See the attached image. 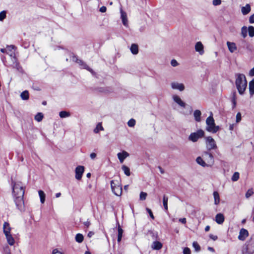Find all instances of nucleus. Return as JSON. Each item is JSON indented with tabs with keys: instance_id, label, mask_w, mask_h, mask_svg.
Here are the masks:
<instances>
[{
	"instance_id": "nucleus-1",
	"label": "nucleus",
	"mask_w": 254,
	"mask_h": 254,
	"mask_svg": "<svg viewBox=\"0 0 254 254\" xmlns=\"http://www.w3.org/2000/svg\"><path fill=\"white\" fill-rule=\"evenodd\" d=\"M12 190L15 204L18 209L22 210L24 208V188L23 185L21 182H13Z\"/></svg>"
},
{
	"instance_id": "nucleus-2",
	"label": "nucleus",
	"mask_w": 254,
	"mask_h": 254,
	"mask_svg": "<svg viewBox=\"0 0 254 254\" xmlns=\"http://www.w3.org/2000/svg\"><path fill=\"white\" fill-rule=\"evenodd\" d=\"M236 85L239 94H244L247 86L246 76L243 74H238L236 80Z\"/></svg>"
},
{
	"instance_id": "nucleus-3",
	"label": "nucleus",
	"mask_w": 254,
	"mask_h": 254,
	"mask_svg": "<svg viewBox=\"0 0 254 254\" xmlns=\"http://www.w3.org/2000/svg\"><path fill=\"white\" fill-rule=\"evenodd\" d=\"M206 130L213 133L217 132L219 129V127L216 126L212 116L208 117L206 120Z\"/></svg>"
},
{
	"instance_id": "nucleus-4",
	"label": "nucleus",
	"mask_w": 254,
	"mask_h": 254,
	"mask_svg": "<svg viewBox=\"0 0 254 254\" xmlns=\"http://www.w3.org/2000/svg\"><path fill=\"white\" fill-rule=\"evenodd\" d=\"M254 253V238H252L244 246L243 254H253Z\"/></svg>"
},
{
	"instance_id": "nucleus-5",
	"label": "nucleus",
	"mask_w": 254,
	"mask_h": 254,
	"mask_svg": "<svg viewBox=\"0 0 254 254\" xmlns=\"http://www.w3.org/2000/svg\"><path fill=\"white\" fill-rule=\"evenodd\" d=\"M205 132L203 130L199 129L196 132L191 133L189 136L188 139L193 142H196L199 139L204 136Z\"/></svg>"
},
{
	"instance_id": "nucleus-6",
	"label": "nucleus",
	"mask_w": 254,
	"mask_h": 254,
	"mask_svg": "<svg viewBox=\"0 0 254 254\" xmlns=\"http://www.w3.org/2000/svg\"><path fill=\"white\" fill-rule=\"evenodd\" d=\"M111 186L113 192L117 196H120L122 193V188L117 180L111 181Z\"/></svg>"
},
{
	"instance_id": "nucleus-7",
	"label": "nucleus",
	"mask_w": 254,
	"mask_h": 254,
	"mask_svg": "<svg viewBox=\"0 0 254 254\" xmlns=\"http://www.w3.org/2000/svg\"><path fill=\"white\" fill-rule=\"evenodd\" d=\"M206 146L208 150L215 149L217 148V145L215 140L211 136L205 137Z\"/></svg>"
},
{
	"instance_id": "nucleus-8",
	"label": "nucleus",
	"mask_w": 254,
	"mask_h": 254,
	"mask_svg": "<svg viewBox=\"0 0 254 254\" xmlns=\"http://www.w3.org/2000/svg\"><path fill=\"white\" fill-rule=\"evenodd\" d=\"M202 156L208 167H211L213 164L214 160L212 154L205 151L203 153Z\"/></svg>"
},
{
	"instance_id": "nucleus-9",
	"label": "nucleus",
	"mask_w": 254,
	"mask_h": 254,
	"mask_svg": "<svg viewBox=\"0 0 254 254\" xmlns=\"http://www.w3.org/2000/svg\"><path fill=\"white\" fill-rule=\"evenodd\" d=\"M170 85L173 89L178 90L181 92L183 91L185 89V86L183 83L176 81L171 82Z\"/></svg>"
},
{
	"instance_id": "nucleus-10",
	"label": "nucleus",
	"mask_w": 254,
	"mask_h": 254,
	"mask_svg": "<svg viewBox=\"0 0 254 254\" xmlns=\"http://www.w3.org/2000/svg\"><path fill=\"white\" fill-rule=\"evenodd\" d=\"M84 172V167L83 166H78L75 170V178L80 180L82 178V175Z\"/></svg>"
},
{
	"instance_id": "nucleus-11",
	"label": "nucleus",
	"mask_w": 254,
	"mask_h": 254,
	"mask_svg": "<svg viewBox=\"0 0 254 254\" xmlns=\"http://www.w3.org/2000/svg\"><path fill=\"white\" fill-rule=\"evenodd\" d=\"M194 48L195 51L199 53L200 55H202L204 54V46L201 42H197L195 45Z\"/></svg>"
},
{
	"instance_id": "nucleus-12",
	"label": "nucleus",
	"mask_w": 254,
	"mask_h": 254,
	"mask_svg": "<svg viewBox=\"0 0 254 254\" xmlns=\"http://www.w3.org/2000/svg\"><path fill=\"white\" fill-rule=\"evenodd\" d=\"M249 236L248 231L242 228L240 230L238 239L241 241H244Z\"/></svg>"
},
{
	"instance_id": "nucleus-13",
	"label": "nucleus",
	"mask_w": 254,
	"mask_h": 254,
	"mask_svg": "<svg viewBox=\"0 0 254 254\" xmlns=\"http://www.w3.org/2000/svg\"><path fill=\"white\" fill-rule=\"evenodd\" d=\"M129 156V153L125 150H123L122 152H119L117 154L118 158L121 163H122L124 161L125 159Z\"/></svg>"
},
{
	"instance_id": "nucleus-14",
	"label": "nucleus",
	"mask_w": 254,
	"mask_h": 254,
	"mask_svg": "<svg viewBox=\"0 0 254 254\" xmlns=\"http://www.w3.org/2000/svg\"><path fill=\"white\" fill-rule=\"evenodd\" d=\"M72 61L80 65H81L82 68L86 69L87 70L90 71V72H92V69H90L87 65L83 63V62L81 60L78 59L76 57L73 56L72 57Z\"/></svg>"
},
{
	"instance_id": "nucleus-15",
	"label": "nucleus",
	"mask_w": 254,
	"mask_h": 254,
	"mask_svg": "<svg viewBox=\"0 0 254 254\" xmlns=\"http://www.w3.org/2000/svg\"><path fill=\"white\" fill-rule=\"evenodd\" d=\"M173 101L178 104L180 106L185 108L186 106V104L184 102L181 98L177 95H174L172 97Z\"/></svg>"
},
{
	"instance_id": "nucleus-16",
	"label": "nucleus",
	"mask_w": 254,
	"mask_h": 254,
	"mask_svg": "<svg viewBox=\"0 0 254 254\" xmlns=\"http://www.w3.org/2000/svg\"><path fill=\"white\" fill-rule=\"evenodd\" d=\"M11 230V228L9 224L7 222H4L3 224V233L5 235L10 234V232Z\"/></svg>"
},
{
	"instance_id": "nucleus-17",
	"label": "nucleus",
	"mask_w": 254,
	"mask_h": 254,
	"mask_svg": "<svg viewBox=\"0 0 254 254\" xmlns=\"http://www.w3.org/2000/svg\"><path fill=\"white\" fill-rule=\"evenodd\" d=\"M215 221L218 224H222L224 221V216L222 213H218L215 216Z\"/></svg>"
},
{
	"instance_id": "nucleus-18",
	"label": "nucleus",
	"mask_w": 254,
	"mask_h": 254,
	"mask_svg": "<svg viewBox=\"0 0 254 254\" xmlns=\"http://www.w3.org/2000/svg\"><path fill=\"white\" fill-rule=\"evenodd\" d=\"M121 18L122 20V22L123 24L125 26H127V13L124 11L122 9L121 10Z\"/></svg>"
},
{
	"instance_id": "nucleus-19",
	"label": "nucleus",
	"mask_w": 254,
	"mask_h": 254,
	"mask_svg": "<svg viewBox=\"0 0 254 254\" xmlns=\"http://www.w3.org/2000/svg\"><path fill=\"white\" fill-rule=\"evenodd\" d=\"M196 163L199 164V165L205 167H208L204 161L203 158L200 156L197 157L196 159Z\"/></svg>"
},
{
	"instance_id": "nucleus-20",
	"label": "nucleus",
	"mask_w": 254,
	"mask_h": 254,
	"mask_svg": "<svg viewBox=\"0 0 254 254\" xmlns=\"http://www.w3.org/2000/svg\"><path fill=\"white\" fill-rule=\"evenodd\" d=\"M201 113L199 110H196L193 112V116L195 121L200 122L201 121Z\"/></svg>"
},
{
	"instance_id": "nucleus-21",
	"label": "nucleus",
	"mask_w": 254,
	"mask_h": 254,
	"mask_svg": "<svg viewBox=\"0 0 254 254\" xmlns=\"http://www.w3.org/2000/svg\"><path fill=\"white\" fill-rule=\"evenodd\" d=\"M227 45L231 53H233L237 50V47L234 43L227 42Z\"/></svg>"
},
{
	"instance_id": "nucleus-22",
	"label": "nucleus",
	"mask_w": 254,
	"mask_h": 254,
	"mask_svg": "<svg viewBox=\"0 0 254 254\" xmlns=\"http://www.w3.org/2000/svg\"><path fill=\"white\" fill-rule=\"evenodd\" d=\"M151 248L153 250H159L162 248V244L158 241H155L152 243Z\"/></svg>"
},
{
	"instance_id": "nucleus-23",
	"label": "nucleus",
	"mask_w": 254,
	"mask_h": 254,
	"mask_svg": "<svg viewBox=\"0 0 254 254\" xmlns=\"http://www.w3.org/2000/svg\"><path fill=\"white\" fill-rule=\"evenodd\" d=\"M7 242L10 246H13L15 244V240L10 234L5 235Z\"/></svg>"
},
{
	"instance_id": "nucleus-24",
	"label": "nucleus",
	"mask_w": 254,
	"mask_h": 254,
	"mask_svg": "<svg viewBox=\"0 0 254 254\" xmlns=\"http://www.w3.org/2000/svg\"><path fill=\"white\" fill-rule=\"evenodd\" d=\"M251 11V6L249 4H247L245 6L241 8V11L244 15L248 14Z\"/></svg>"
},
{
	"instance_id": "nucleus-25",
	"label": "nucleus",
	"mask_w": 254,
	"mask_h": 254,
	"mask_svg": "<svg viewBox=\"0 0 254 254\" xmlns=\"http://www.w3.org/2000/svg\"><path fill=\"white\" fill-rule=\"evenodd\" d=\"M131 53L133 55H137L138 53V47L136 44H132L130 48Z\"/></svg>"
},
{
	"instance_id": "nucleus-26",
	"label": "nucleus",
	"mask_w": 254,
	"mask_h": 254,
	"mask_svg": "<svg viewBox=\"0 0 254 254\" xmlns=\"http://www.w3.org/2000/svg\"><path fill=\"white\" fill-rule=\"evenodd\" d=\"M213 194L214 199V203L215 204L217 205L220 202L219 194L217 191H214Z\"/></svg>"
},
{
	"instance_id": "nucleus-27",
	"label": "nucleus",
	"mask_w": 254,
	"mask_h": 254,
	"mask_svg": "<svg viewBox=\"0 0 254 254\" xmlns=\"http://www.w3.org/2000/svg\"><path fill=\"white\" fill-rule=\"evenodd\" d=\"M39 195L40 198V201L42 203H44L45 201L46 195L43 190H40L38 191Z\"/></svg>"
},
{
	"instance_id": "nucleus-28",
	"label": "nucleus",
	"mask_w": 254,
	"mask_h": 254,
	"mask_svg": "<svg viewBox=\"0 0 254 254\" xmlns=\"http://www.w3.org/2000/svg\"><path fill=\"white\" fill-rule=\"evenodd\" d=\"M249 86L250 94L251 96H253L254 94V80L250 82Z\"/></svg>"
},
{
	"instance_id": "nucleus-29",
	"label": "nucleus",
	"mask_w": 254,
	"mask_h": 254,
	"mask_svg": "<svg viewBox=\"0 0 254 254\" xmlns=\"http://www.w3.org/2000/svg\"><path fill=\"white\" fill-rule=\"evenodd\" d=\"M59 116L61 118H65L69 117L70 116V114L69 112L63 111L60 112Z\"/></svg>"
},
{
	"instance_id": "nucleus-30",
	"label": "nucleus",
	"mask_w": 254,
	"mask_h": 254,
	"mask_svg": "<svg viewBox=\"0 0 254 254\" xmlns=\"http://www.w3.org/2000/svg\"><path fill=\"white\" fill-rule=\"evenodd\" d=\"M168 197L165 195H164L163 197V204L166 211L168 210Z\"/></svg>"
},
{
	"instance_id": "nucleus-31",
	"label": "nucleus",
	"mask_w": 254,
	"mask_h": 254,
	"mask_svg": "<svg viewBox=\"0 0 254 254\" xmlns=\"http://www.w3.org/2000/svg\"><path fill=\"white\" fill-rule=\"evenodd\" d=\"M118 242H120L123 236V230L121 227L119 226L118 228Z\"/></svg>"
},
{
	"instance_id": "nucleus-32",
	"label": "nucleus",
	"mask_w": 254,
	"mask_h": 254,
	"mask_svg": "<svg viewBox=\"0 0 254 254\" xmlns=\"http://www.w3.org/2000/svg\"><path fill=\"white\" fill-rule=\"evenodd\" d=\"M122 169L124 171V173L127 176H129L130 175L129 168L126 165H123Z\"/></svg>"
},
{
	"instance_id": "nucleus-33",
	"label": "nucleus",
	"mask_w": 254,
	"mask_h": 254,
	"mask_svg": "<svg viewBox=\"0 0 254 254\" xmlns=\"http://www.w3.org/2000/svg\"><path fill=\"white\" fill-rule=\"evenodd\" d=\"M103 130L104 128L102 126V124L99 123L97 125L96 128L94 129V132L97 133L99 131Z\"/></svg>"
},
{
	"instance_id": "nucleus-34",
	"label": "nucleus",
	"mask_w": 254,
	"mask_h": 254,
	"mask_svg": "<svg viewBox=\"0 0 254 254\" xmlns=\"http://www.w3.org/2000/svg\"><path fill=\"white\" fill-rule=\"evenodd\" d=\"M21 98L23 100H27L29 98V93L27 90H25L21 93L20 95Z\"/></svg>"
},
{
	"instance_id": "nucleus-35",
	"label": "nucleus",
	"mask_w": 254,
	"mask_h": 254,
	"mask_svg": "<svg viewBox=\"0 0 254 254\" xmlns=\"http://www.w3.org/2000/svg\"><path fill=\"white\" fill-rule=\"evenodd\" d=\"M239 177H240L239 173L238 172H236L233 175L231 180L233 182H236L239 180Z\"/></svg>"
},
{
	"instance_id": "nucleus-36",
	"label": "nucleus",
	"mask_w": 254,
	"mask_h": 254,
	"mask_svg": "<svg viewBox=\"0 0 254 254\" xmlns=\"http://www.w3.org/2000/svg\"><path fill=\"white\" fill-rule=\"evenodd\" d=\"M83 236L81 234H77L75 236V240L78 243H81L83 241Z\"/></svg>"
},
{
	"instance_id": "nucleus-37",
	"label": "nucleus",
	"mask_w": 254,
	"mask_h": 254,
	"mask_svg": "<svg viewBox=\"0 0 254 254\" xmlns=\"http://www.w3.org/2000/svg\"><path fill=\"white\" fill-rule=\"evenodd\" d=\"M43 118V115L41 113H38L35 116V120L38 122H41Z\"/></svg>"
},
{
	"instance_id": "nucleus-38",
	"label": "nucleus",
	"mask_w": 254,
	"mask_h": 254,
	"mask_svg": "<svg viewBox=\"0 0 254 254\" xmlns=\"http://www.w3.org/2000/svg\"><path fill=\"white\" fill-rule=\"evenodd\" d=\"M236 100H237V98H236V93L234 92V93H233V97L232 98V102L233 104V109L236 107V103H237Z\"/></svg>"
},
{
	"instance_id": "nucleus-39",
	"label": "nucleus",
	"mask_w": 254,
	"mask_h": 254,
	"mask_svg": "<svg viewBox=\"0 0 254 254\" xmlns=\"http://www.w3.org/2000/svg\"><path fill=\"white\" fill-rule=\"evenodd\" d=\"M248 31L249 36L251 37H253L254 36V27L252 26H250L248 28Z\"/></svg>"
},
{
	"instance_id": "nucleus-40",
	"label": "nucleus",
	"mask_w": 254,
	"mask_h": 254,
	"mask_svg": "<svg viewBox=\"0 0 254 254\" xmlns=\"http://www.w3.org/2000/svg\"><path fill=\"white\" fill-rule=\"evenodd\" d=\"M254 194V190L253 189H249L246 193L245 196L247 198H249Z\"/></svg>"
},
{
	"instance_id": "nucleus-41",
	"label": "nucleus",
	"mask_w": 254,
	"mask_h": 254,
	"mask_svg": "<svg viewBox=\"0 0 254 254\" xmlns=\"http://www.w3.org/2000/svg\"><path fill=\"white\" fill-rule=\"evenodd\" d=\"M247 28L245 26H243L241 29V33L244 38H245L247 35Z\"/></svg>"
},
{
	"instance_id": "nucleus-42",
	"label": "nucleus",
	"mask_w": 254,
	"mask_h": 254,
	"mask_svg": "<svg viewBox=\"0 0 254 254\" xmlns=\"http://www.w3.org/2000/svg\"><path fill=\"white\" fill-rule=\"evenodd\" d=\"M192 246L194 248V249H195V251L196 252H199L200 251V247L199 245H198V244L197 242H194L192 243Z\"/></svg>"
},
{
	"instance_id": "nucleus-43",
	"label": "nucleus",
	"mask_w": 254,
	"mask_h": 254,
	"mask_svg": "<svg viewBox=\"0 0 254 254\" xmlns=\"http://www.w3.org/2000/svg\"><path fill=\"white\" fill-rule=\"evenodd\" d=\"M147 195V193L141 191L139 195L140 200H144L145 199H146Z\"/></svg>"
},
{
	"instance_id": "nucleus-44",
	"label": "nucleus",
	"mask_w": 254,
	"mask_h": 254,
	"mask_svg": "<svg viewBox=\"0 0 254 254\" xmlns=\"http://www.w3.org/2000/svg\"><path fill=\"white\" fill-rule=\"evenodd\" d=\"M135 120L131 119L128 121L127 122V125L130 127H133L135 126Z\"/></svg>"
},
{
	"instance_id": "nucleus-45",
	"label": "nucleus",
	"mask_w": 254,
	"mask_h": 254,
	"mask_svg": "<svg viewBox=\"0 0 254 254\" xmlns=\"http://www.w3.org/2000/svg\"><path fill=\"white\" fill-rule=\"evenodd\" d=\"M6 17V11H2L0 12V21H2Z\"/></svg>"
},
{
	"instance_id": "nucleus-46",
	"label": "nucleus",
	"mask_w": 254,
	"mask_h": 254,
	"mask_svg": "<svg viewBox=\"0 0 254 254\" xmlns=\"http://www.w3.org/2000/svg\"><path fill=\"white\" fill-rule=\"evenodd\" d=\"M221 0H213L212 4L214 6L219 5L221 4Z\"/></svg>"
},
{
	"instance_id": "nucleus-47",
	"label": "nucleus",
	"mask_w": 254,
	"mask_h": 254,
	"mask_svg": "<svg viewBox=\"0 0 254 254\" xmlns=\"http://www.w3.org/2000/svg\"><path fill=\"white\" fill-rule=\"evenodd\" d=\"M241 121V114L239 112L236 115V123H239Z\"/></svg>"
},
{
	"instance_id": "nucleus-48",
	"label": "nucleus",
	"mask_w": 254,
	"mask_h": 254,
	"mask_svg": "<svg viewBox=\"0 0 254 254\" xmlns=\"http://www.w3.org/2000/svg\"><path fill=\"white\" fill-rule=\"evenodd\" d=\"M190 250L189 248H185L183 251V254H190Z\"/></svg>"
},
{
	"instance_id": "nucleus-49",
	"label": "nucleus",
	"mask_w": 254,
	"mask_h": 254,
	"mask_svg": "<svg viewBox=\"0 0 254 254\" xmlns=\"http://www.w3.org/2000/svg\"><path fill=\"white\" fill-rule=\"evenodd\" d=\"M171 64L172 66L175 67L178 65V63L176 60H172L171 61Z\"/></svg>"
},
{
	"instance_id": "nucleus-50",
	"label": "nucleus",
	"mask_w": 254,
	"mask_h": 254,
	"mask_svg": "<svg viewBox=\"0 0 254 254\" xmlns=\"http://www.w3.org/2000/svg\"><path fill=\"white\" fill-rule=\"evenodd\" d=\"M146 210L148 212L150 217L152 219H154V215L153 214V213L151 211V210L148 208H146Z\"/></svg>"
},
{
	"instance_id": "nucleus-51",
	"label": "nucleus",
	"mask_w": 254,
	"mask_h": 254,
	"mask_svg": "<svg viewBox=\"0 0 254 254\" xmlns=\"http://www.w3.org/2000/svg\"><path fill=\"white\" fill-rule=\"evenodd\" d=\"M15 48V47L13 45H10L7 47L6 52H11L12 50H14Z\"/></svg>"
},
{
	"instance_id": "nucleus-52",
	"label": "nucleus",
	"mask_w": 254,
	"mask_h": 254,
	"mask_svg": "<svg viewBox=\"0 0 254 254\" xmlns=\"http://www.w3.org/2000/svg\"><path fill=\"white\" fill-rule=\"evenodd\" d=\"M249 22L250 23H254V14L251 15L249 18Z\"/></svg>"
},
{
	"instance_id": "nucleus-53",
	"label": "nucleus",
	"mask_w": 254,
	"mask_h": 254,
	"mask_svg": "<svg viewBox=\"0 0 254 254\" xmlns=\"http://www.w3.org/2000/svg\"><path fill=\"white\" fill-rule=\"evenodd\" d=\"M107 8L105 6H103L100 8V11L101 12H105L106 11Z\"/></svg>"
},
{
	"instance_id": "nucleus-54",
	"label": "nucleus",
	"mask_w": 254,
	"mask_h": 254,
	"mask_svg": "<svg viewBox=\"0 0 254 254\" xmlns=\"http://www.w3.org/2000/svg\"><path fill=\"white\" fill-rule=\"evenodd\" d=\"M179 221L183 224H186L187 222L186 219L185 218H180Z\"/></svg>"
},
{
	"instance_id": "nucleus-55",
	"label": "nucleus",
	"mask_w": 254,
	"mask_h": 254,
	"mask_svg": "<svg viewBox=\"0 0 254 254\" xmlns=\"http://www.w3.org/2000/svg\"><path fill=\"white\" fill-rule=\"evenodd\" d=\"M52 254H62L61 252L58 251L57 249H55L53 251Z\"/></svg>"
},
{
	"instance_id": "nucleus-56",
	"label": "nucleus",
	"mask_w": 254,
	"mask_h": 254,
	"mask_svg": "<svg viewBox=\"0 0 254 254\" xmlns=\"http://www.w3.org/2000/svg\"><path fill=\"white\" fill-rule=\"evenodd\" d=\"M90 156L92 159H94L96 157V154L95 153H92L90 154Z\"/></svg>"
},
{
	"instance_id": "nucleus-57",
	"label": "nucleus",
	"mask_w": 254,
	"mask_h": 254,
	"mask_svg": "<svg viewBox=\"0 0 254 254\" xmlns=\"http://www.w3.org/2000/svg\"><path fill=\"white\" fill-rule=\"evenodd\" d=\"M4 251L6 254H10V251L8 247L5 248Z\"/></svg>"
},
{
	"instance_id": "nucleus-58",
	"label": "nucleus",
	"mask_w": 254,
	"mask_h": 254,
	"mask_svg": "<svg viewBox=\"0 0 254 254\" xmlns=\"http://www.w3.org/2000/svg\"><path fill=\"white\" fill-rule=\"evenodd\" d=\"M249 74L252 76H254V67L250 70Z\"/></svg>"
},
{
	"instance_id": "nucleus-59",
	"label": "nucleus",
	"mask_w": 254,
	"mask_h": 254,
	"mask_svg": "<svg viewBox=\"0 0 254 254\" xmlns=\"http://www.w3.org/2000/svg\"><path fill=\"white\" fill-rule=\"evenodd\" d=\"M210 238L214 241L217 239V237L213 235H210Z\"/></svg>"
},
{
	"instance_id": "nucleus-60",
	"label": "nucleus",
	"mask_w": 254,
	"mask_h": 254,
	"mask_svg": "<svg viewBox=\"0 0 254 254\" xmlns=\"http://www.w3.org/2000/svg\"><path fill=\"white\" fill-rule=\"evenodd\" d=\"M84 225H85V226H86L87 227H88L90 226V222H89V221H86V222H85L84 223Z\"/></svg>"
},
{
	"instance_id": "nucleus-61",
	"label": "nucleus",
	"mask_w": 254,
	"mask_h": 254,
	"mask_svg": "<svg viewBox=\"0 0 254 254\" xmlns=\"http://www.w3.org/2000/svg\"><path fill=\"white\" fill-rule=\"evenodd\" d=\"M94 234V233L93 232H89L88 234V237L91 238Z\"/></svg>"
},
{
	"instance_id": "nucleus-62",
	"label": "nucleus",
	"mask_w": 254,
	"mask_h": 254,
	"mask_svg": "<svg viewBox=\"0 0 254 254\" xmlns=\"http://www.w3.org/2000/svg\"><path fill=\"white\" fill-rule=\"evenodd\" d=\"M208 250L211 252H214L215 251L213 248L210 247L208 248Z\"/></svg>"
},
{
	"instance_id": "nucleus-63",
	"label": "nucleus",
	"mask_w": 254,
	"mask_h": 254,
	"mask_svg": "<svg viewBox=\"0 0 254 254\" xmlns=\"http://www.w3.org/2000/svg\"><path fill=\"white\" fill-rule=\"evenodd\" d=\"M0 51H1L2 53H6L7 54H9V53H8V52H6V49H0Z\"/></svg>"
},
{
	"instance_id": "nucleus-64",
	"label": "nucleus",
	"mask_w": 254,
	"mask_h": 254,
	"mask_svg": "<svg viewBox=\"0 0 254 254\" xmlns=\"http://www.w3.org/2000/svg\"><path fill=\"white\" fill-rule=\"evenodd\" d=\"M209 230H210V227H209V226H207L205 228V231L206 232L208 231Z\"/></svg>"
}]
</instances>
